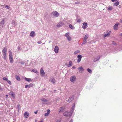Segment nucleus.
Returning a JSON list of instances; mask_svg holds the SVG:
<instances>
[{
  "label": "nucleus",
  "instance_id": "1",
  "mask_svg": "<svg viewBox=\"0 0 122 122\" xmlns=\"http://www.w3.org/2000/svg\"><path fill=\"white\" fill-rule=\"evenodd\" d=\"M7 49L6 47H5L2 50V53L3 55V57L5 60L6 59Z\"/></svg>",
  "mask_w": 122,
  "mask_h": 122
},
{
  "label": "nucleus",
  "instance_id": "2",
  "mask_svg": "<svg viewBox=\"0 0 122 122\" xmlns=\"http://www.w3.org/2000/svg\"><path fill=\"white\" fill-rule=\"evenodd\" d=\"M76 77L75 76H72L70 78V81L74 83L76 80Z\"/></svg>",
  "mask_w": 122,
  "mask_h": 122
},
{
  "label": "nucleus",
  "instance_id": "3",
  "mask_svg": "<svg viewBox=\"0 0 122 122\" xmlns=\"http://www.w3.org/2000/svg\"><path fill=\"white\" fill-rule=\"evenodd\" d=\"M63 115L64 116L66 117L68 116L71 117L72 115V114L70 112H68L67 111H66L64 113Z\"/></svg>",
  "mask_w": 122,
  "mask_h": 122
},
{
  "label": "nucleus",
  "instance_id": "4",
  "mask_svg": "<svg viewBox=\"0 0 122 122\" xmlns=\"http://www.w3.org/2000/svg\"><path fill=\"white\" fill-rule=\"evenodd\" d=\"M77 57L78 58V59L77 61V62L79 63L81 61V58L82 57V56L81 55H79L77 56Z\"/></svg>",
  "mask_w": 122,
  "mask_h": 122
},
{
  "label": "nucleus",
  "instance_id": "5",
  "mask_svg": "<svg viewBox=\"0 0 122 122\" xmlns=\"http://www.w3.org/2000/svg\"><path fill=\"white\" fill-rule=\"evenodd\" d=\"M52 15L56 17H58L59 16V13L56 11H53L52 13Z\"/></svg>",
  "mask_w": 122,
  "mask_h": 122
},
{
  "label": "nucleus",
  "instance_id": "6",
  "mask_svg": "<svg viewBox=\"0 0 122 122\" xmlns=\"http://www.w3.org/2000/svg\"><path fill=\"white\" fill-rule=\"evenodd\" d=\"M74 98V96H72L71 97H70L67 100H66V101L68 102H70L73 100Z\"/></svg>",
  "mask_w": 122,
  "mask_h": 122
},
{
  "label": "nucleus",
  "instance_id": "7",
  "mask_svg": "<svg viewBox=\"0 0 122 122\" xmlns=\"http://www.w3.org/2000/svg\"><path fill=\"white\" fill-rule=\"evenodd\" d=\"M49 80L50 81L52 82L53 84L55 83L56 82V81L55 79L52 76H51L50 77Z\"/></svg>",
  "mask_w": 122,
  "mask_h": 122
},
{
  "label": "nucleus",
  "instance_id": "8",
  "mask_svg": "<svg viewBox=\"0 0 122 122\" xmlns=\"http://www.w3.org/2000/svg\"><path fill=\"white\" fill-rule=\"evenodd\" d=\"M40 74L41 76L43 77L45 76V72L44 71L43 69L42 68H41L40 70Z\"/></svg>",
  "mask_w": 122,
  "mask_h": 122
},
{
  "label": "nucleus",
  "instance_id": "9",
  "mask_svg": "<svg viewBox=\"0 0 122 122\" xmlns=\"http://www.w3.org/2000/svg\"><path fill=\"white\" fill-rule=\"evenodd\" d=\"M111 32V30H108L107 32V33L104 35V37H105L109 36L110 35Z\"/></svg>",
  "mask_w": 122,
  "mask_h": 122
},
{
  "label": "nucleus",
  "instance_id": "10",
  "mask_svg": "<svg viewBox=\"0 0 122 122\" xmlns=\"http://www.w3.org/2000/svg\"><path fill=\"white\" fill-rule=\"evenodd\" d=\"M119 23H117L114 26V28L115 30H117L118 29V25Z\"/></svg>",
  "mask_w": 122,
  "mask_h": 122
},
{
  "label": "nucleus",
  "instance_id": "11",
  "mask_svg": "<svg viewBox=\"0 0 122 122\" xmlns=\"http://www.w3.org/2000/svg\"><path fill=\"white\" fill-rule=\"evenodd\" d=\"M59 49V48L57 46H56L54 49V51L56 53H57L58 52Z\"/></svg>",
  "mask_w": 122,
  "mask_h": 122
},
{
  "label": "nucleus",
  "instance_id": "12",
  "mask_svg": "<svg viewBox=\"0 0 122 122\" xmlns=\"http://www.w3.org/2000/svg\"><path fill=\"white\" fill-rule=\"evenodd\" d=\"M78 69L79 70V72L80 73H82L84 70L83 68L82 67V66L78 67Z\"/></svg>",
  "mask_w": 122,
  "mask_h": 122
},
{
  "label": "nucleus",
  "instance_id": "13",
  "mask_svg": "<svg viewBox=\"0 0 122 122\" xmlns=\"http://www.w3.org/2000/svg\"><path fill=\"white\" fill-rule=\"evenodd\" d=\"M11 24L14 26H15L17 25V23L14 20H12V22Z\"/></svg>",
  "mask_w": 122,
  "mask_h": 122
},
{
  "label": "nucleus",
  "instance_id": "14",
  "mask_svg": "<svg viewBox=\"0 0 122 122\" xmlns=\"http://www.w3.org/2000/svg\"><path fill=\"white\" fill-rule=\"evenodd\" d=\"M9 60L11 63H12L13 62V60L12 56H9Z\"/></svg>",
  "mask_w": 122,
  "mask_h": 122
},
{
  "label": "nucleus",
  "instance_id": "15",
  "mask_svg": "<svg viewBox=\"0 0 122 122\" xmlns=\"http://www.w3.org/2000/svg\"><path fill=\"white\" fill-rule=\"evenodd\" d=\"M83 25L84 26H82L83 28L85 29H86V26L87 25V24L86 23L84 22L83 23Z\"/></svg>",
  "mask_w": 122,
  "mask_h": 122
},
{
  "label": "nucleus",
  "instance_id": "16",
  "mask_svg": "<svg viewBox=\"0 0 122 122\" xmlns=\"http://www.w3.org/2000/svg\"><path fill=\"white\" fill-rule=\"evenodd\" d=\"M65 108L64 107H61L59 110V112H62L65 109Z\"/></svg>",
  "mask_w": 122,
  "mask_h": 122
},
{
  "label": "nucleus",
  "instance_id": "17",
  "mask_svg": "<svg viewBox=\"0 0 122 122\" xmlns=\"http://www.w3.org/2000/svg\"><path fill=\"white\" fill-rule=\"evenodd\" d=\"M119 4V3L117 0H116L115 3H114L113 5L114 6H117Z\"/></svg>",
  "mask_w": 122,
  "mask_h": 122
},
{
  "label": "nucleus",
  "instance_id": "18",
  "mask_svg": "<svg viewBox=\"0 0 122 122\" xmlns=\"http://www.w3.org/2000/svg\"><path fill=\"white\" fill-rule=\"evenodd\" d=\"M72 65V62L71 61H70L69 62V64L68 65H66L68 67H69L70 66H71Z\"/></svg>",
  "mask_w": 122,
  "mask_h": 122
},
{
  "label": "nucleus",
  "instance_id": "19",
  "mask_svg": "<svg viewBox=\"0 0 122 122\" xmlns=\"http://www.w3.org/2000/svg\"><path fill=\"white\" fill-rule=\"evenodd\" d=\"M100 56L99 57H97L96 58H95L93 60V61L95 62H96L97 61H98L99 60Z\"/></svg>",
  "mask_w": 122,
  "mask_h": 122
},
{
  "label": "nucleus",
  "instance_id": "20",
  "mask_svg": "<svg viewBox=\"0 0 122 122\" xmlns=\"http://www.w3.org/2000/svg\"><path fill=\"white\" fill-rule=\"evenodd\" d=\"M4 20H2L0 22V28L2 27L4 23Z\"/></svg>",
  "mask_w": 122,
  "mask_h": 122
},
{
  "label": "nucleus",
  "instance_id": "21",
  "mask_svg": "<svg viewBox=\"0 0 122 122\" xmlns=\"http://www.w3.org/2000/svg\"><path fill=\"white\" fill-rule=\"evenodd\" d=\"M9 94L10 95H11L14 98L15 97V94L14 92H10L9 93Z\"/></svg>",
  "mask_w": 122,
  "mask_h": 122
},
{
  "label": "nucleus",
  "instance_id": "22",
  "mask_svg": "<svg viewBox=\"0 0 122 122\" xmlns=\"http://www.w3.org/2000/svg\"><path fill=\"white\" fill-rule=\"evenodd\" d=\"M35 34V32L34 31H32L30 33V36L32 37H34V36Z\"/></svg>",
  "mask_w": 122,
  "mask_h": 122
},
{
  "label": "nucleus",
  "instance_id": "23",
  "mask_svg": "<svg viewBox=\"0 0 122 122\" xmlns=\"http://www.w3.org/2000/svg\"><path fill=\"white\" fill-rule=\"evenodd\" d=\"M29 114L27 112H25L24 114V116L25 117L27 118L29 117Z\"/></svg>",
  "mask_w": 122,
  "mask_h": 122
},
{
  "label": "nucleus",
  "instance_id": "24",
  "mask_svg": "<svg viewBox=\"0 0 122 122\" xmlns=\"http://www.w3.org/2000/svg\"><path fill=\"white\" fill-rule=\"evenodd\" d=\"M25 80L28 82L31 81L32 80L30 78H28L26 77H25Z\"/></svg>",
  "mask_w": 122,
  "mask_h": 122
},
{
  "label": "nucleus",
  "instance_id": "25",
  "mask_svg": "<svg viewBox=\"0 0 122 122\" xmlns=\"http://www.w3.org/2000/svg\"><path fill=\"white\" fill-rule=\"evenodd\" d=\"M69 27L70 28H71V29H75V27L72 26L71 24H70L69 25Z\"/></svg>",
  "mask_w": 122,
  "mask_h": 122
},
{
  "label": "nucleus",
  "instance_id": "26",
  "mask_svg": "<svg viewBox=\"0 0 122 122\" xmlns=\"http://www.w3.org/2000/svg\"><path fill=\"white\" fill-rule=\"evenodd\" d=\"M41 100L42 101H43L44 102H47V100L46 99L43 98H42L41 99Z\"/></svg>",
  "mask_w": 122,
  "mask_h": 122
},
{
  "label": "nucleus",
  "instance_id": "27",
  "mask_svg": "<svg viewBox=\"0 0 122 122\" xmlns=\"http://www.w3.org/2000/svg\"><path fill=\"white\" fill-rule=\"evenodd\" d=\"M13 55L11 51H9V56H12Z\"/></svg>",
  "mask_w": 122,
  "mask_h": 122
},
{
  "label": "nucleus",
  "instance_id": "28",
  "mask_svg": "<svg viewBox=\"0 0 122 122\" xmlns=\"http://www.w3.org/2000/svg\"><path fill=\"white\" fill-rule=\"evenodd\" d=\"M16 78V80L18 81H19L20 80V77L18 76H15Z\"/></svg>",
  "mask_w": 122,
  "mask_h": 122
},
{
  "label": "nucleus",
  "instance_id": "29",
  "mask_svg": "<svg viewBox=\"0 0 122 122\" xmlns=\"http://www.w3.org/2000/svg\"><path fill=\"white\" fill-rule=\"evenodd\" d=\"M74 107H72L71 109V111H70V112L72 114V113L74 111Z\"/></svg>",
  "mask_w": 122,
  "mask_h": 122
},
{
  "label": "nucleus",
  "instance_id": "30",
  "mask_svg": "<svg viewBox=\"0 0 122 122\" xmlns=\"http://www.w3.org/2000/svg\"><path fill=\"white\" fill-rule=\"evenodd\" d=\"M87 71L90 73H91L92 72V70L89 68H88L87 69Z\"/></svg>",
  "mask_w": 122,
  "mask_h": 122
},
{
  "label": "nucleus",
  "instance_id": "31",
  "mask_svg": "<svg viewBox=\"0 0 122 122\" xmlns=\"http://www.w3.org/2000/svg\"><path fill=\"white\" fill-rule=\"evenodd\" d=\"M65 36L66 37L69 36V32H68L65 35Z\"/></svg>",
  "mask_w": 122,
  "mask_h": 122
},
{
  "label": "nucleus",
  "instance_id": "32",
  "mask_svg": "<svg viewBox=\"0 0 122 122\" xmlns=\"http://www.w3.org/2000/svg\"><path fill=\"white\" fill-rule=\"evenodd\" d=\"M113 9V7L112 6H110L108 7L107 10H112Z\"/></svg>",
  "mask_w": 122,
  "mask_h": 122
},
{
  "label": "nucleus",
  "instance_id": "33",
  "mask_svg": "<svg viewBox=\"0 0 122 122\" xmlns=\"http://www.w3.org/2000/svg\"><path fill=\"white\" fill-rule=\"evenodd\" d=\"M80 51H78V50H76V51H75V52H74V54H77V53H80Z\"/></svg>",
  "mask_w": 122,
  "mask_h": 122
},
{
  "label": "nucleus",
  "instance_id": "34",
  "mask_svg": "<svg viewBox=\"0 0 122 122\" xmlns=\"http://www.w3.org/2000/svg\"><path fill=\"white\" fill-rule=\"evenodd\" d=\"M32 71L33 72H35L36 73H37L38 72L37 71V70H36L33 69L32 70Z\"/></svg>",
  "mask_w": 122,
  "mask_h": 122
},
{
  "label": "nucleus",
  "instance_id": "35",
  "mask_svg": "<svg viewBox=\"0 0 122 122\" xmlns=\"http://www.w3.org/2000/svg\"><path fill=\"white\" fill-rule=\"evenodd\" d=\"M67 40L69 41H70L71 40V38L70 36L67 38Z\"/></svg>",
  "mask_w": 122,
  "mask_h": 122
},
{
  "label": "nucleus",
  "instance_id": "36",
  "mask_svg": "<svg viewBox=\"0 0 122 122\" xmlns=\"http://www.w3.org/2000/svg\"><path fill=\"white\" fill-rule=\"evenodd\" d=\"M86 39H84V40L83 41V43L82 44H85L86 43Z\"/></svg>",
  "mask_w": 122,
  "mask_h": 122
},
{
  "label": "nucleus",
  "instance_id": "37",
  "mask_svg": "<svg viewBox=\"0 0 122 122\" xmlns=\"http://www.w3.org/2000/svg\"><path fill=\"white\" fill-rule=\"evenodd\" d=\"M88 35H86L84 37V39L87 40V39L88 38Z\"/></svg>",
  "mask_w": 122,
  "mask_h": 122
},
{
  "label": "nucleus",
  "instance_id": "38",
  "mask_svg": "<svg viewBox=\"0 0 122 122\" xmlns=\"http://www.w3.org/2000/svg\"><path fill=\"white\" fill-rule=\"evenodd\" d=\"M25 61H20V63L21 64H22V65H24L25 64Z\"/></svg>",
  "mask_w": 122,
  "mask_h": 122
},
{
  "label": "nucleus",
  "instance_id": "39",
  "mask_svg": "<svg viewBox=\"0 0 122 122\" xmlns=\"http://www.w3.org/2000/svg\"><path fill=\"white\" fill-rule=\"evenodd\" d=\"M3 79L4 80L6 81H7L8 80V79L5 77H3Z\"/></svg>",
  "mask_w": 122,
  "mask_h": 122
},
{
  "label": "nucleus",
  "instance_id": "40",
  "mask_svg": "<svg viewBox=\"0 0 122 122\" xmlns=\"http://www.w3.org/2000/svg\"><path fill=\"white\" fill-rule=\"evenodd\" d=\"M5 8L7 9H8L10 8V6L8 5H6L5 6Z\"/></svg>",
  "mask_w": 122,
  "mask_h": 122
},
{
  "label": "nucleus",
  "instance_id": "41",
  "mask_svg": "<svg viewBox=\"0 0 122 122\" xmlns=\"http://www.w3.org/2000/svg\"><path fill=\"white\" fill-rule=\"evenodd\" d=\"M29 85L30 87H33V85L32 83H30Z\"/></svg>",
  "mask_w": 122,
  "mask_h": 122
},
{
  "label": "nucleus",
  "instance_id": "42",
  "mask_svg": "<svg viewBox=\"0 0 122 122\" xmlns=\"http://www.w3.org/2000/svg\"><path fill=\"white\" fill-rule=\"evenodd\" d=\"M81 20L80 19H78L77 21V22H81Z\"/></svg>",
  "mask_w": 122,
  "mask_h": 122
},
{
  "label": "nucleus",
  "instance_id": "43",
  "mask_svg": "<svg viewBox=\"0 0 122 122\" xmlns=\"http://www.w3.org/2000/svg\"><path fill=\"white\" fill-rule=\"evenodd\" d=\"M7 81L8 82L10 85H11V81H10L8 80Z\"/></svg>",
  "mask_w": 122,
  "mask_h": 122
},
{
  "label": "nucleus",
  "instance_id": "44",
  "mask_svg": "<svg viewBox=\"0 0 122 122\" xmlns=\"http://www.w3.org/2000/svg\"><path fill=\"white\" fill-rule=\"evenodd\" d=\"M47 113H48L49 114L50 113V109H48V110H47Z\"/></svg>",
  "mask_w": 122,
  "mask_h": 122
},
{
  "label": "nucleus",
  "instance_id": "45",
  "mask_svg": "<svg viewBox=\"0 0 122 122\" xmlns=\"http://www.w3.org/2000/svg\"><path fill=\"white\" fill-rule=\"evenodd\" d=\"M49 114L48 113H46L45 114V116H48V115Z\"/></svg>",
  "mask_w": 122,
  "mask_h": 122
},
{
  "label": "nucleus",
  "instance_id": "46",
  "mask_svg": "<svg viewBox=\"0 0 122 122\" xmlns=\"http://www.w3.org/2000/svg\"><path fill=\"white\" fill-rule=\"evenodd\" d=\"M17 48L18 49V50H19H19H20V47H19V46H18V47Z\"/></svg>",
  "mask_w": 122,
  "mask_h": 122
},
{
  "label": "nucleus",
  "instance_id": "47",
  "mask_svg": "<svg viewBox=\"0 0 122 122\" xmlns=\"http://www.w3.org/2000/svg\"><path fill=\"white\" fill-rule=\"evenodd\" d=\"M61 25H60V24H58L57 25V26L58 27H60L61 26Z\"/></svg>",
  "mask_w": 122,
  "mask_h": 122
},
{
  "label": "nucleus",
  "instance_id": "48",
  "mask_svg": "<svg viewBox=\"0 0 122 122\" xmlns=\"http://www.w3.org/2000/svg\"><path fill=\"white\" fill-rule=\"evenodd\" d=\"M61 121V119H59L57 120L56 122H60Z\"/></svg>",
  "mask_w": 122,
  "mask_h": 122
},
{
  "label": "nucleus",
  "instance_id": "49",
  "mask_svg": "<svg viewBox=\"0 0 122 122\" xmlns=\"http://www.w3.org/2000/svg\"><path fill=\"white\" fill-rule=\"evenodd\" d=\"M112 44L113 45H115L116 44V43L114 41H113L112 42Z\"/></svg>",
  "mask_w": 122,
  "mask_h": 122
},
{
  "label": "nucleus",
  "instance_id": "50",
  "mask_svg": "<svg viewBox=\"0 0 122 122\" xmlns=\"http://www.w3.org/2000/svg\"><path fill=\"white\" fill-rule=\"evenodd\" d=\"M37 43L39 44H41V42L40 41H39L37 42Z\"/></svg>",
  "mask_w": 122,
  "mask_h": 122
},
{
  "label": "nucleus",
  "instance_id": "51",
  "mask_svg": "<svg viewBox=\"0 0 122 122\" xmlns=\"http://www.w3.org/2000/svg\"><path fill=\"white\" fill-rule=\"evenodd\" d=\"M41 121H39L38 122H43V119H41Z\"/></svg>",
  "mask_w": 122,
  "mask_h": 122
},
{
  "label": "nucleus",
  "instance_id": "52",
  "mask_svg": "<svg viewBox=\"0 0 122 122\" xmlns=\"http://www.w3.org/2000/svg\"><path fill=\"white\" fill-rule=\"evenodd\" d=\"M20 106V105H18L17 106V107L18 109H19V107Z\"/></svg>",
  "mask_w": 122,
  "mask_h": 122
},
{
  "label": "nucleus",
  "instance_id": "53",
  "mask_svg": "<svg viewBox=\"0 0 122 122\" xmlns=\"http://www.w3.org/2000/svg\"><path fill=\"white\" fill-rule=\"evenodd\" d=\"M73 120L72 119H71L69 121V122H73Z\"/></svg>",
  "mask_w": 122,
  "mask_h": 122
},
{
  "label": "nucleus",
  "instance_id": "54",
  "mask_svg": "<svg viewBox=\"0 0 122 122\" xmlns=\"http://www.w3.org/2000/svg\"><path fill=\"white\" fill-rule=\"evenodd\" d=\"M25 88H26L27 87H28V85H26L25 86Z\"/></svg>",
  "mask_w": 122,
  "mask_h": 122
},
{
  "label": "nucleus",
  "instance_id": "55",
  "mask_svg": "<svg viewBox=\"0 0 122 122\" xmlns=\"http://www.w3.org/2000/svg\"><path fill=\"white\" fill-rule=\"evenodd\" d=\"M79 2H75V4H79Z\"/></svg>",
  "mask_w": 122,
  "mask_h": 122
},
{
  "label": "nucleus",
  "instance_id": "56",
  "mask_svg": "<svg viewBox=\"0 0 122 122\" xmlns=\"http://www.w3.org/2000/svg\"><path fill=\"white\" fill-rule=\"evenodd\" d=\"M38 112V111H35V112H34V113L35 114H37V113Z\"/></svg>",
  "mask_w": 122,
  "mask_h": 122
},
{
  "label": "nucleus",
  "instance_id": "57",
  "mask_svg": "<svg viewBox=\"0 0 122 122\" xmlns=\"http://www.w3.org/2000/svg\"><path fill=\"white\" fill-rule=\"evenodd\" d=\"M75 104L74 103H73L72 104V106H73L72 107H74V106H75Z\"/></svg>",
  "mask_w": 122,
  "mask_h": 122
},
{
  "label": "nucleus",
  "instance_id": "58",
  "mask_svg": "<svg viewBox=\"0 0 122 122\" xmlns=\"http://www.w3.org/2000/svg\"><path fill=\"white\" fill-rule=\"evenodd\" d=\"M120 20V22L121 23H122V18Z\"/></svg>",
  "mask_w": 122,
  "mask_h": 122
},
{
  "label": "nucleus",
  "instance_id": "59",
  "mask_svg": "<svg viewBox=\"0 0 122 122\" xmlns=\"http://www.w3.org/2000/svg\"><path fill=\"white\" fill-rule=\"evenodd\" d=\"M76 68V67L74 66H73L72 67V68L73 69H75Z\"/></svg>",
  "mask_w": 122,
  "mask_h": 122
},
{
  "label": "nucleus",
  "instance_id": "60",
  "mask_svg": "<svg viewBox=\"0 0 122 122\" xmlns=\"http://www.w3.org/2000/svg\"><path fill=\"white\" fill-rule=\"evenodd\" d=\"M116 0H112V2H114L115 1V2Z\"/></svg>",
  "mask_w": 122,
  "mask_h": 122
},
{
  "label": "nucleus",
  "instance_id": "61",
  "mask_svg": "<svg viewBox=\"0 0 122 122\" xmlns=\"http://www.w3.org/2000/svg\"><path fill=\"white\" fill-rule=\"evenodd\" d=\"M28 87L29 88L30 87L29 85H28Z\"/></svg>",
  "mask_w": 122,
  "mask_h": 122
},
{
  "label": "nucleus",
  "instance_id": "62",
  "mask_svg": "<svg viewBox=\"0 0 122 122\" xmlns=\"http://www.w3.org/2000/svg\"><path fill=\"white\" fill-rule=\"evenodd\" d=\"M3 89V88L1 87L0 88V90H2Z\"/></svg>",
  "mask_w": 122,
  "mask_h": 122
},
{
  "label": "nucleus",
  "instance_id": "63",
  "mask_svg": "<svg viewBox=\"0 0 122 122\" xmlns=\"http://www.w3.org/2000/svg\"><path fill=\"white\" fill-rule=\"evenodd\" d=\"M121 36L122 37V33L121 34Z\"/></svg>",
  "mask_w": 122,
  "mask_h": 122
},
{
  "label": "nucleus",
  "instance_id": "64",
  "mask_svg": "<svg viewBox=\"0 0 122 122\" xmlns=\"http://www.w3.org/2000/svg\"><path fill=\"white\" fill-rule=\"evenodd\" d=\"M6 96H8V95H6Z\"/></svg>",
  "mask_w": 122,
  "mask_h": 122
}]
</instances>
